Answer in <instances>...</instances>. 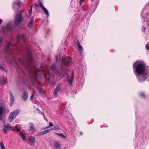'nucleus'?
Listing matches in <instances>:
<instances>
[{
  "instance_id": "4be33fe9",
  "label": "nucleus",
  "mask_w": 149,
  "mask_h": 149,
  "mask_svg": "<svg viewBox=\"0 0 149 149\" xmlns=\"http://www.w3.org/2000/svg\"><path fill=\"white\" fill-rule=\"evenodd\" d=\"M56 134L57 135L61 137H63V138H65V136H64V135H63V134L62 133H56Z\"/></svg>"
},
{
  "instance_id": "b1692460",
  "label": "nucleus",
  "mask_w": 149,
  "mask_h": 149,
  "mask_svg": "<svg viewBox=\"0 0 149 149\" xmlns=\"http://www.w3.org/2000/svg\"><path fill=\"white\" fill-rule=\"evenodd\" d=\"M0 146L2 149H5V147L2 141H1V142L0 143Z\"/></svg>"
},
{
  "instance_id": "c9c22d12",
  "label": "nucleus",
  "mask_w": 149,
  "mask_h": 149,
  "mask_svg": "<svg viewBox=\"0 0 149 149\" xmlns=\"http://www.w3.org/2000/svg\"><path fill=\"white\" fill-rule=\"evenodd\" d=\"M54 127L56 129H59V126H58V125H56V126H54Z\"/></svg>"
},
{
  "instance_id": "f704fd0d",
  "label": "nucleus",
  "mask_w": 149,
  "mask_h": 149,
  "mask_svg": "<svg viewBox=\"0 0 149 149\" xmlns=\"http://www.w3.org/2000/svg\"><path fill=\"white\" fill-rule=\"evenodd\" d=\"M83 0H80L79 2V6H81L82 4Z\"/></svg>"
},
{
  "instance_id": "f03ea898",
  "label": "nucleus",
  "mask_w": 149,
  "mask_h": 149,
  "mask_svg": "<svg viewBox=\"0 0 149 149\" xmlns=\"http://www.w3.org/2000/svg\"><path fill=\"white\" fill-rule=\"evenodd\" d=\"M24 12L23 10H21L19 12L18 14H17L14 20V24L15 26L19 24H20L22 21V12Z\"/></svg>"
},
{
  "instance_id": "c85d7f7f",
  "label": "nucleus",
  "mask_w": 149,
  "mask_h": 149,
  "mask_svg": "<svg viewBox=\"0 0 149 149\" xmlns=\"http://www.w3.org/2000/svg\"><path fill=\"white\" fill-rule=\"evenodd\" d=\"M6 126L7 128H13V127H11L10 126V125L9 123H8L7 124V125H5Z\"/></svg>"
},
{
  "instance_id": "39448f33",
  "label": "nucleus",
  "mask_w": 149,
  "mask_h": 149,
  "mask_svg": "<svg viewBox=\"0 0 149 149\" xmlns=\"http://www.w3.org/2000/svg\"><path fill=\"white\" fill-rule=\"evenodd\" d=\"M39 5L41 7L42 10L47 15L49 16V13L47 9L45 8L43 5L42 3L41 2L39 3Z\"/></svg>"
},
{
  "instance_id": "6e6552de",
  "label": "nucleus",
  "mask_w": 149,
  "mask_h": 149,
  "mask_svg": "<svg viewBox=\"0 0 149 149\" xmlns=\"http://www.w3.org/2000/svg\"><path fill=\"white\" fill-rule=\"evenodd\" d=\"M65 75H66V77L67 79H68V82L69 83L70 85H72V81H73L74 76L73 74H72V75L71 77V78L70 79V76L67 73H65Z\"/></svg>"
},
{
  "instance_id": "473e14b6",
  "label": "nucleus",
  "mask_w": 149,
  "mask_h": 149,
  "mask_svg": "<svg viewBox=\"0 0 149 149\" xmlns=\"http://www.w3.org/2000/svg\"><path fill=\"white\" fill-rule=\"evenodd\" d=\"M53 124L52 123V122H50L49 123V126H48L47 128H49L50 127H52L53 126ZM47 128V127H46V128Z\"/></svg>"
},
{
  "instance_id": "393cba45",
  "label": "nucleus",
  "mask_w": 149,
  "mask_h": 149,
  "mask_svg": "<svg viewBox=\"0 0 149 149\" xmlns=\"http://www.w3.org/2000/svg\"><path fill=\"white\" fill-rule=\"evenodd\" d=\"M33 5H32L31 6L29 11V13L30 15H31L32 13V9Z\"/></svg>"
},
{
  "instance_id": "a19ab883",
  "label": "nucleus",
  "mask_w": 149,
  "mask_h": 149,
  "mask_svg": "<svg viewBox=\"0 0 149 149\" xmlns=\"http://www.w3.org/2000/svg\"><path fill=\"white\" fill-rule=\"evenodd\" d=\"M80 135H83V132H80Z\"/></svg>"
},
{
  "instance_id": "cd10ccee",
  "label": "nucleus",
  "mask_w": 149,
  "mask_h": 149,
  "mask_svg": "<svg viewBox=\"0 0 149 149\" xmlns=\"http://www.w3.org/2000/svg\"><path fill=\"white\" fill-rule=\"evenodd\" d=\"M140 96L143 98H144L145 97V95L143 93L141 92L140 93Z\"/></svg>"
},
{
  "instance_id": "58836bf2",
  "label": "nucleus",
  "mask_w": 149,
  "mask_h": 149,
  "mask_svg": "<svg viewBox=\"0 0 149 149\" xmlns=\"http://www.w3.org/2000/svg\"><path fill=\"white\" fill-rule=\"evenodd\" d=\"M0 69H2V70H3L4 68L3 67H1V66L0 65Z\"/></svg>"
},
{
  "instance_id": "9d476101",
  "label": "nucleus",
  "mask_w": 149,
  "mask_h": 149,
  "mask_svg": "<svg viewBox=\"0 0 149 149\" xmlns=\"http://www.w3.org/2000/svg\"><path fill=\"white\" fill-rule=\"evenodd\" d=\"M29 142L32 144H34L35 142L36 139L35 137L33 136L29 137Z\"/></svg>"
},
{
  "instance_id": "412c9836",
  "label": "nucleus",
  "mask_w": 149,
  "mask_h": 149,
  "mask_svg": "<svg viewBox=\"0 0 149 149\" xmlns=\"http://www.w3.org/2000/svg\"><path fill=\"white\" fill-rule=\"evenodd\" d=\"M51 67L53 70H55L56 68V64L54 63L53 64L51 65Z\"/></svg>"
},
{
  "instance_id": "0eeeda50",
  "label": "nucleus",
  "mask_w": 149,
  "mask_h": 149,
  "mask_svg": "<svg viewBox=\"0 0 149 149\" xmlns=\"http://www.w3.org/2000/svg\"><path fill=\"white\" fill-rule=\"evenodd\" d=\"M61 89V87L59 84L56 87V88L53 91V94L55 97H56L57 96V93Z\"/></svg>"
},
{
  "instance_id": "7c9ffc66",
  "label": "nucleus",
  "mask_w": 149,
  "mask_h": 149,
  "mask_svg": "<svg viewBox=\"0 0 149 149\" xmlns=\"http://www.w3.org/2000/svg\"><path fill=\"white\" fill-rule=\"evenodd\" d=\"M146 48L147 50H149V44H148L146 45Z\"/></svg>"
},
{
  "instance_id": "1a4fd4ad",
  "label": "nucleus",
  "mask_w": 149,
  "mask_h": 149,
  "mask_svg": "<svg viewBox=\"0 0 149 149\" xmlns=\"http://www.w3.org/2000/svg\"><path fill=\"white\" fill-rule=\"evenodd\" d=\"M7 82L6 78L5 77H0V85L6 84Z\"/></svg>"
},
{
  "instance_id": "aec40b11",
  "label": "nucleus",
  "mask_w": 149,
  "mask_h": 149,
  "mask_svg": "<svg viewBox=\"0 0 149 149\" xmlns=\"http://www.w3.org/2000/svg\"><path fill=\"white\" fill-rule=\"evenodd\" d=\"M8 128H7V127L5 125L3 126V130L5 134H7V131L8 130Z\"/></svg>"
},
{
  "instance_id": "4c0bfd02",
  "label": "nucleus",
  "mask_w": 149,
  "mask_h": 149,
  "mask_svg": "<svg viewBox=\"0 0 149 149\" xmlns=\"http://www.w3.org/2000/svg\"><path fill=\"white\" fill-rule=\"evenodd\" d=\"M9 93L10 95V96H13V95L12 92H11V91H9Z\"/></svg>"
},
{
  "instance_id": "a211bd4d",
  "label": "nucleus",
  "mask_w": 149,
  "mask_h": 149,
  "mask_svg": "<svg viewBox=\"0 0 149 149\" xmlns=\"http://www.w3.org/2000/svg\"><path fill=\"white\" fill-rule=\"evenodd\" d=\"M20 137L22 139L24 140H25L26 139V137L25 135L23 134L20 133H19Z\"/></svg>"
},
{
  "instance_id": "2f4dec72",
  "label": "nucleus",
  "mask_w": 149,
  "mask_h": 149,
  "mask_svg": "<svg viewBox=\"0 0 149 149\" xmlns=\"http://www.w3.org/2000/svg\"><path fill=\"white\" fill-rule=\"evenodd\" d=\"M146 30V27L144 26H143L142 28V30L143 32H144Z\"/></svg>"
},
{
  "instance_id": "c756f323",
  "label": "nucleus",
  "mask_w": 149,
  "mask_h": 149,
  "mask_svg": "<svg viewBox=\"0 0 149 149\" xmlns=\"http://www.w3.org/2000/svg\"><path fill=\"white\" fill-rule=\"evenodd\" d=\"M10 44H11L10 43V42H9V43H8V45H7V50L8 51L9 50V47L10 45Z\"/></svg>"
},
{
  "instance_id": "7ed1b4c3",
  "label": "nucleus",
  "mask_w": 149,
  "mask_h": 149,
  "mask_svg": "<svg viewBox=\"0 0 149 149\" xmlns=\"http://www.w3.org/2000/svg\"><path fill=\"white\" fill-rule=\"evenodd\" d=\"M20 112L19 109L15 110L11 112L8 117V121L9 122H12Z\"/></svg>"
},
{
  "instance_id": "72a5a7b5",
  "label": "nucleus",
  "mask_w": 149,
  "mask_h": 149,
  "mask_svg": "<svg viewBox=\"0 0 149 149\" xmlns=\"http://www.w3.org/2000/svg\"><path fill=\"white\" fill-rule=\"evenodd\" d=\"M32 5L34 7H35V8H37V7H38V6H39L36 3H34V4H33Z\"/></svg>"
},
{
  "instance_id": "37998d69",
  "label": "nucleus",
  "mask_w": 149,
  "mask_h": 149,
  "mask_svg": "<svg viewBox=\"0 0 149 149\" xmlns=\"http://www.w3.org/2000/svg\"><path fill=\"white\" fill-rule=\"evenodd\" d=\"M42 113V115H43V116H44V113Z\"/></svg>"
},
{
  "instance_id": "2eb2a0df",
  "label": "nucleus",
  "mask_w": 149,
  "mask_h": 149,
  "mask_svg": "<svg viewBox=\"0 0 149 149\" xmlns=\"http://www.w3.org/2000/svg\"><path fill=\"white\" fill-rule=\"evenodd\" d=\"M10 105H12L14 102V97L13 96H10Z\"/></svg>"
},
{
  "instance_id": "a878e982",
  "label": "nucleus",
  "mask_w": 149,
  "mask_h": 149,
  "mask_svg": "<svg viewBox=\"0 0 149 149\" xmlns=\"http://www.w3.org/2000/svg\"><path fill=\"white\" fill-rule=\"evenodd\" d=\"M32 56L31 54H29L28 57L27 58L28 60L29 61H31L32 60Z\"/></svg>"
},
{
  "instance_id": "bb28decb",
  "label": "nucleus",
  "mask_w": 149,
  "mask_h": 149,
  "mask_svg": "<svg viewBox=\"0 0 149 149\" xmlns=\"http://www.w3.org/2000/svg\"><path fill=\"white\" fill-rule=\"evenodd\" d=\"M19 60L22 64L23 65L25 63V62L21 58H19Z\"/></svg>"
},
{
  "instance_id": "f257e3e1",
  "label": "nucleus",
  "mask_w": 149,
  "mask_h": 149,
  "mask_svg": "<svg viewBox=\"0 0 149 149\" xmlns=\"http://www.w3.org/2000/svg\"><path fill=\"white\" fill-rule=\"evenodd\" d=\"M133 68L135 69V72L137 75L139 76L143 75L145 71L146 65L144 63H140Z\"/></svg>"
},
{
  "instance_id": "20e7f679",
  "label": "nucleus",
  "mask_w": 149,
  "mask_h": 149,
  "mask_svg": "<svg viewBox=\"0 0 149 149\" xmlns=\"http://www.w3.org/2000/svg\"><path fill=\"white\" fill-rule=\"evenodd\" d=\"M70 60H67L65 61H62V63L61 65V69L63 70H66V68H64V67L65 66H68V65L69 64L70 62Z\"/></svg>"
},
{
  "instance_id": "ddd939ff",
  "label": "nucleus",
  "mask_w": 149,
  "mask_h": 149,
  "mask_svg": "<svg viewBox=\"0 0 149 149\" xmlns=\"http://www.w3.org/2000/svg\"><path fill=\"white\" fill-rule=\"evenodd\" d=\"M49 130H46L44 131H43L41 132H40L38 133V135L40 136V135H41L43 134H46L47 133Z\"/></svg>"
},
{
  "instance_id": "423d86ee",
  "label": "nucleus",
  "mask_w": 149,
  "mask_h": 149,
  "mask_svg": "<svg viewBox=\"0 0 149 149\" xmlns=\"http://www.w3.org/2000/svg\"><path fill=\"white\" fill-rule=\"evenodd\" d=\"M28 98V93L26 91H24L22 95V99L24 101H26Z\"/></svg>"
},
{
  "instance_id": "79ce46f5",
  "label": "nucleus",
  "mask_w": 149,
  "mask_h": 149,
  "mask_svg": "<svg viewBox=\"0 0 149 149\" xmlns=\"http://www.w3.org/2000/svg\"><path fill=\"white\" fill-rule=\"evenodd\" d=\"M15 127L16 128H17V125H15Z\"/></svg>"
},
{
  "instance_id": "e433bc0d",
  "label": "nucleus",
  "mask_w": 149,
  "mask_h": 149,
  "mask_svg": "<svg viewBox=\"0 0 149 149\" xmlns=\"http://www.w3.org/2000/svg\"><path fill=\"white\" fill-rule=\"evenodd\" d=\"M17 132H19L21 130L19 128H17Z\"/></svg>"
},
{
  "instance_id": "5701e85b",
  "label": "nucleus",
  "mask_w": 149,
  "mask_h": 149,
  "mask_svg": "<svg viewBox=\"0 0 149 149\" xmlns=\"http://www.w3.org/2000/svg\"><path fill=\"white\" fill-rule=\"evenodd\" d=\"M35 92V91L34 90H33L32 95L30 97V99L31 100H32L33 99L34 95Z\"/></svg>"
},
{
  "instance_id": "9b49d317",
  "label": "nucleus",
  "mask_w": 149,
  "mask_h": 149,
  "mask_svg": "<svg viewBox=\"0 0 149 149\" xmlns=\"http://www.w3.org/2000/svg\"><path fill=\"white\" fill-rule=\"evenodd\" d=\"M6 29L8 31H11L13 30V26L10 23H8L7 24Z\"/></svg>"
},
{
  "instance_id": "f3484780",
  "label": "nucleus",
  "mask_w": 149,
  "mask_h": 149,
  "mask_svg": "<svg viewBox=\"0 0 149 149\" xmlns=\"http://www.w3.org/2000/svg\"><path fill=\"white\" fill-rule=\"evenodd\" d=\"M29 125H30V130H33L35 129L34 124L33 123H29Z\"/></svg>"
},
{
  "instance_id": "6ab92c4d",
  "label": "nucleus",
  "mask_w": 149,
  "mask_h": 149,
  "mask_svg": "<svg viewBox=\"0 0 149 149\" xmlns=\"http://www.w3.org/2000/svg\"><path fill=\"white\" fill-rule=\"evenodd\" d=\"M55 147L57 149L61 147V145L59 143H56L55 144Z\"/></svg>"
},
{
  "instance_id": "f8f14e48",
  "label": "nucleus",
  "mask_w": 149,
  "mask_h": 149,
  "mask_svg": "<svg viewBox=\"0 0 149 149\" xmlns=\"http://www.w3.org/2000/svg\"><path fill=\"white\" fill-rule=\"evenodd\" d=\"M3 109L2 107H0V120H2V115L3 113Z\"/></svg>"
},
{
  "instance_id": "ea45409f",
  "label": "nucleus",
  "mask_w": 149,
  "mask_h": 149,
  "mask_svg": "<svg viewBox=\"0 0 149 149\" xmlns=\"http://www.w3.org/2000/svg\"><path fill=\"white\" fill-rule=\"evenodd\" d=\"M2 20L1 19H0V24L2 23Z\"/></svg>"
},
{
  "instance_id": "dca6fc26",
  "label": "nucleus",
  "mask_w": 149,
  "mask_h": 149,
  "mask_svg": "<svg viewBox=\"0 0 149 149\" xmlns=\"http://www.w3.org/2000/svg\"><path fill=\"white\" fill-rule=\"evenodd\" d=\"M33 19H31L28 25L29 28H31L33 26Z\"/></svg>"
},
{
  "instance_id": "c03bdc74",
  "label": "nucleus",
  "mask_w": 149,
  "mask_h": 149,
  "mask_svg": "<svg viewBox=\"0 0 149 149\" xmlns=\"http://www.w3.org/2000/svg\"><path fill=\"white\" fill-rule=\"evenodd\" d=\"M3 32H4V30L3 29Z\"/></svg>"
},
{
  "instance_id": "4468645a",
  "label": "nucleus",
  "mask_w": 149,
  "mask_h": 149,
  "mask_svg": "<svg viewBox=\"0 0 149 149\" xmlns=\"http://www.w3.org/2000/svg\"><path fill=\"white\" fill-rule=\"evenodd\" d=\"M77 43L78 47L79 49L80 52H81V51H83L84 50L83 48L80 45V42L79 41H78L77 42Z\"/></svg>"
}]
</instances>
